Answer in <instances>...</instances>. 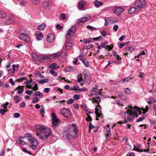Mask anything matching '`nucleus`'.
Segmentation results:
<instances>
[{"label":"nucleus","instance_id":"18","mask_svg":"<svg viewBox=\"0 0 156 156\" xmlns=\"http://www.w3.org/2000/svg\"><path fill=\"white\" fill-rule=\"evenodd\" d=\"M18 90L17 93L19 94H21L24 91V88L23 86H19L18 87L15 89V90Z\"/></svg>","mask_w":156,"mask_h":156},{"label":"nucleus","instance_id":"55","mask_svg":"<svg viewBox=\"0 0 156 156\" xmlns=\"http://www.w3.org/2000/svg\"><path fill=\"white\" fill-rule=\"evenodd\" d=\"M9 103L8 102H6L5 104L2 105V106L4 108H6Z\"/></svg>","mask_w":156,"mask_h":156},{"label":"nucleus","instance_id":"43","mask_svg":"<svg viewBox=\"0 0 156 156\" xmlns=\"http://www.w3.org/2000/svg\"><path fill=\"white\" fill-rule=\"evenodd\" d=\"M50 73L54 76H57V74L53 70H51Z\"/></svg>","mask_w":156,"mask_h":156},{"label":"nucleus","instance_id":"25","mask_svg":"<svg viewBox=\"0 0 156 156\" xmlns=\"http://www.w3.org/2000/svg\"><path fill=\"white\" fill-rule=\"evenodd\" d=\"M76 30V27L74 26H73L68 30V32L71 34H74Z\"/></svg>","mask_w":156,"mask_h":156},{"label":"nucleus","instance_id":"16","mask_svg":"<svg viewBox=\"0 0 156 156\" xmlns=\"http://www.w3.org/2000/svg\"><path fill=\"white\" fill-rule=\"evenodd\" d=\"M55 39L54 35L52 34H48L47 37V40L49 42H51L54 41Z\"/></svg>","mask_w":156,"mask_h":156},{"label":"nucleus","instance_id":"9","mask_svg":"<svg viewBox=\"0 0 156 156\" xmlns=\"http://www.w3.org/2000/svg\"><path fill=\"white\" fill-rule=\"evenodd\" d=\"M113 11L114 13L116 14L117 16H119L123 12L124 10L122 8L115 7L114 8Z\"/></svg>","mask_w":156,"mask_h":156},{"label":"nucleus","instance_id":"60","mask_svg":"<svg viewBox=\"0 0 156 156\" xmlns=\"http://www.w3.org/2000/svg\"><path fill=\"white\" fill-rule=\"evenodd\" d=\"M125 92L126 93L129 94L131 93V90L127 88L125 89Z\"/></svg>","mask_w":156,"mask_h":156},{"label":"nucleus","instance_id":"63","mask_svg":"<svg viewBox=\"0 0 156 156\" xmlns=\"http://www.w3.org/2000/svg\"><path fill=\"white\" fill-rule=\"evenodd\" d=\"M101 35L103 36L104 37H105V36H106V32H105L103 30H102L101 32Z\"/></svg>","mask_w":156,"mask_h":156},{"label":"nucleus","instance_id":"58","mask_svg":"<svg viewBox=\"0 0 156 156\" xmlns=\"http://www.w3.org/2000/svg\"><path fill=\"white\" fill-rule=\"evenodd\" d=\"M32 3L34 4H38L40 2V0H32Z\"/></svg>","mask_w":156,"mask_h":156},{"label":"nucleus","instance_id":"40","mask_svg":"<svg viewBox=\"0 0 156 156\" xmlns=\"http://www.w3.org/2000/svg\"><path fill=\"white\" fill-rule=\"evenodd\" d=\"M6 16V15L4 12L0 11V18H4Z\"/></svg>","mask_w":156,"mask_h":156},{"label":"nucleus","instance_id":"14","mask_svg":"<svg viewBox=\"0 0 156 156\" xmlns=\"http://www.w3.org/2000/svg\"><path fill=\"white\" fill-rule=\"evenodd\" d=\"M140 10V9L136 7H132L130 8L128 10V12L129 14H133Z\"/></svg>","mask_w":156,"mask_h":156},{"label":"nucleus","instance_id":"24","mask_svg":"<svg viewBox=\"0 0 156 156\" xmlns=\"http://www.w3.org/2000/svg\"><path fill=\"white\" fill-rule=\"evenodd\" d=\"M22 138H23L22 137H19L17 140V143L21 144L22 145L26 144L25 141L23 140V139H22Z\"/></svg>","mask_w":156,"mask_h":156},{"label":"nucleus","instance_id":"29","mask_svg":"<svg viewBox=\"0 0 156 156\" xmlns=\"http://www.w3.org/2000/svg\"><path fill=\"white\" fill-rule=\"evenodd\" d=\"M113 56L115 58L118 60H121V57L119 56L117 54L115 51H113Z\"/></svg>","mask_w":156,"mask_h":156},{"label":"nucleus","instance_id":"8","mask_svg":"<svg viewBox=\"0 0 156 156\" xmlns=\"http://www.w3.org/2000/svg\"><path fill=\"white\" fill-rule=\"evenodd\" d=\"M101 90H99V91H98V90L97 88H95L94 87L92 88L91 90V94H90V97H93L92 95H94L96 96L98 95H101V93L100 92V91Z\"/></svg>","mask_w":156,"mask_h":156},{"label":"nucleus","instance_id":"23","mask_svg":"<svg viewBox=\"0 0 156 156\" xmlns=\"http://www.w3.org/2000/svg\"><path fill=\"white\" fill-rule=\"evenodd\" d=\"M31 86L32 87L31 89L34 90H38V85L36 82H33Z\"/></svg>","mask_w":156,"mask_h":156},{"label":"nucleus","instance_id":"12","mask_svg":"<svg viewBox=\"0 0 156 156\" xmlns=\"http://www.w3.org/2000/svg\"><path fill=\"white\" fill-rule=\"evenodd\" d=\"M20 38L24 41L28 42L30 41V38L26 34L22 33L20 36Z\"/></svg>","mask_w":156,"mask_h":156},{"label":"nucleus","instance_id":"46","mask_svg":"<svg viewBox=\"0 0 156 156\" xmlns=\"http://www.w3.org/2000/svg\"><path fill=\"white\" fill-rule=\"evenodd\" d=\"M82 62L86 66L88 67V66L89 64L87 61L85 59H84L82 61Z\"/></svg>","mask_w":156,"mask_h":156},{"label":"nucleus","instance_id":"62","mask_svg":"<svg viewBox=\"0 0 156 156\" xmlns=\"http://www.w3.org/2000/svg\"><path fill=\"white\" fill-rule=\"evenodd\" d=\"M90 39H84L83 41V42L85 43H89V42H90Z\"/></svg>","mask_w":156,"mask_h":156},{"label":"nucleus","instance_id":"30","mask_svg":"<svg viewBox=\"0 0 156 156\" xmlns=\"http://www.w3.org/2000/svg\"><path fill=\"white\" fill-rule=\"evenodd\" d=\"M19 66L18 65H13L12 66L13 70L11 71V73L12 74L14 73L16 69H17Z\"/></svg>","mask_w":156,"mask_h":156},{"label":"nucleus","instance_id":"42","mask_svg":"<svg viewBox=\"0 0 156 156\" xmlns=\"http://www.w3.org/2000/svg\"><path fill=\"white\" fill-rule=\"evenodd\" d=\"M109 17L105 18V26H107L108 24V23H110V20H108Z\"/></svg>","mask_w":156,"mask_h":156},{"label":"nucleus","instance_id":"7","mask_svg":"<svg viewBox=\"0 0 156 156\" xmlns=\"http://www.w3.org/2000/svg\"><path fill=\"white\" fill-rule=\"evenodd\" d=\"M30 144H31L30 147L33 150H34L36 149V147L38 145V142L37 140L32 137L29 142Z\"/></svg>","mask_w":156,"mask_h":156},{"label":"nucleus","instance_id":"6","mask_svg":"<svg viewBox=\"0 0 156 156\" xmlns=\"http://www.w3.org/2000/svg\"><path fill=\"white\" fill-rule=\"evenodd\" d=\"M146 2L144 0H136L135 2V5L140 9L141 8L144 7Z\"/></svg>","mask_w":156,"mask_h":156},{"label":"nucleus","instance_id":"31","mask_svg":"<svg viewBox=\"0 0 156 156\" xmlns=\"http://www.w3.org/2000/svg\"><path fill=\"white\" fill-rule=\"evenodd\" d=\"M94 4L96 7H98L101 5L103 4V3L97 0H95L94 2Z\"/></svg>","mask_w":156,"mask_h":156},{"label":"nucleus","instance_id":"1","mask_svg":"<svg viewBox=\"0 0 156 156\" xmlns=\"http://www.w3.org/2000/svg\"><path fill=\"white\" fill-rule=\"evenodd\" d=\"M36 131L38 137L42 140H46L51 134V129L42 125L37 126Z\"/></svg>","mask_w":156,"mask_h":156},{"label":"nucleus","instance_id":"15","mask_svg":"<svg viewBox=\"0 0 156 156\" xmlns=\"http://www.w3.org/2000/svg\"><path fill=\"white\" fill-rule=\"evenodd\" d=\"M90 18V16H88L87 17H84L82 18L79 19L78 20L77 23H80L86 22L89 20Z\"/></svg>","mask_w":156,"mask_h":156},{"label":"nucleus","instance_id":"13","mask_svg":"<svg viewBox=\"0 0 156 156\" xmlns=\"http://www.w3.org/2000/svg\"><path fill=\"white\" fill-rule=\"evenodd\" d=\"M104 130L106 132L105 133V134L106 138L107 139L111 134L110 128L108 125H107V126L105 128Z\"/></svg>","mask_w":156,"mask_h":156},{"label":"nucleus","instance_id":"54","mask_svg":"<svg viewBox=\"0 0 156 156\" xmlns=\"http://www.w3.org/2000/svg\"><path fill=\"white\" fill-rule=\"evenodd\" d=\"M32 82V79H30L29 81H27L24 82V83L25 84H31Z\"/></svg>","mask_w":156,"mask_h":156},{"label":"nucleus","instance_id":"37","mask_svg":"<svg viewBox=\"0 0 156 156\" xmlns=\"http://www.w3.org/2000/svg\"><path fill=\"white\" fill-rule=\"evenodd\" d=\"M83 74L84 76V79L87 78L88 77H90L88 76V73L85 71H83Z\"/></svg>","mask_w":156,"mask_h":156},{"label":"nucleus","instance_id":"49","mask_svg":"<svg viewBox=\"0 0 156 156\" xmlns=\"http://www.w3.org/2000/svg\"><path fill=\"white\" fill-rule=\"evenodd\" d=\"M74 101V99L73 98H71L69 99V100L67 101V103L68 104H70L73 103Z\"/></svg>","mask_w":156,"mask_h":156},{"label":"nucleus","instance_id":"2","mask_svg":"<svg viewBox=\"0 0 156 156\" xmlns=\"http://www.w3.org/2000/svg\"><path fill=\"white\" fill-rule=\"evenodd\" d=\"M128 107L131 109V111H130L129 109H128L126 112H124L123 114H122V116L125 119L124 122L125 123L127 122L126 118V115H127V120L129 121H130L133 120L135 115L136 118L138 117V115L136 113L137 112H139L140 114L141 113V109L137 106H135L133 108L132 106L130 105H129Z\"/></svg>","mask_w":156,"mask_h":156},{"label":"nucleus","instance_id":"59","mask_svg":"<svg viewBox=\"0 0 156 156\" xmlns=\"http://www.w3.org/2000/svg\"><path fill=\"white\" fill-rule=\"evenodd\" d=\"M39 100V98H33L32 102L33 103H35L37 102Z\"/></svg>","mask_w":156,"mask_h":156},{"label":"nucleus","instance_id":"26","mask_svg":"<svg viewBox=\"0 0 156 156\" xmlns=\"http://www.w3.org/2000/svg\"><path fill=\"white\" fill-rule=\"evenodd\" d=\"M108 42L107 41H104V42L101 44V47L105 48L106 49H107V45H108Z\"/></svg>","mask_w":156,"mask_h":156},{"label":"nucleus","instance_id":"19","mask_svg":"<svg viewBox=\"0 0 156 156\" xmlns=\"http://www.w3.org/2000/svg\"><path fill=\"white\" fill-rule=\"evenodd\" d=\"M59 123V119H58L52 120V124L53 127H57Z\"/></svg>","mask_w":156,"mask_h":156},{"label":"nucleus","instance_id":"28","mask_svg":"<svg viewBox=\"0 0 156 156\" xmlns=\"http://www.w3.org/2000/svg\"><path fill=\"white\" fill-rule=\"evenodd\" d=\"M20 4L23 6H25L27 5V2L26 0H19Z\"/></svg>","mask_w":156,"mask_h":156},{"label":"nucleus","instance_id":"32","mask_svg":"<svg viewBox=\"0 0 156 156\" xmlns=\"http://www.w3.org/2000/svg\"><path fill=\"white\" fill-rule=\"evenodd\" d=\"M83 80V79L82 78V74H79L77 75V81L80 82Z\"/></svg>","mask_w":156,"mask_h":156},{"label":"nucleus","instance_id":"10","mask_svg":"<svg viewBox=\"0 0 156 156\" xmlns=\"http://www.w3.org/2000/svg\"><path fill=\"white\" fill-rule=\"evenodd\" d=\"M63 53V52L62 51V52H58L50 55L49 57H48L49 58V61L50 60V59L51 58H59L61 56H63L62 55Z\"/></svg>","mask_w":156,"mask_h":156},{"label":"nucleus","instance_id":"52","mask_svg":"<svg viewBox=\"0 0 156 156\" xmlns=\"http://www.w3.org/2000/svg\"><path fill=\"white\" fill-rule=\"evenodd\" d=\"M145 119V117L144 116H142V117L139 118L138 119L136 122H139L142 121L144 119Z\"/></svg>","mask_w":156,"mask_h":156},{"label":"nucleus","instance_id":"34","mask_svg":"<svg viewBox=\"0 0 156 156\" xmlns=\"http://www.w3.org/2000/svg\"><path fill=\"white\" fill-rule=\"evenodd\" d=\"M155 101V100L154 98H150L149 100L147 101V102L149 104H152L154 103Z\"/></svg>","mask_w":156,"mask_h":156},{"label":"nucleus","instance_id":"57","mask_svg":"<svg viewBox=\"0 0 156 156\" xmlns=\"http://www.w3.org/2000/svg\"><path fill=\"white\" fill-rule=\"evenodd\" d=\"M26 93L27 94L31 95L33 93V91L32 90H27L26 91Z\"/></svg>","mask_w":156,"mask_h":156},{"label":"nucleus","instance_id":"33","mask_svg":"<svg viewBox=\"0 0 156 156\" xmlns=\"http://www.w3.org/2000/svg\"><path fill=\"white\" fill-rule=\"evenodd\" d=\"M84 81L86 84L87 85H89L91 82L90 77H88L84 79Z\"/></svg>","mask_w":156,"mask_h":156},{"label":"nucleus","instance_id":"45","mask_svg":"<svg viewBox=\"0 0 156 156\" xmlns=\"http://www.w3.org/2000/svg\"><path fill=\"white\" fill-rule=\"evenodd\" d=\"M129 80L130 78L129 77H126L124 79H122L120 81H122L124 83H125L129 81Z\"/></svg>","mask_w":156,"mask_h":156},{"label":"nucleus","instance_id":"20","mask_svg":"<svg viewBox=\"0 0 156 156\" xmlns=\"http://www.w3.org/2000/svg\"><path fill=\"white\" fill-rule=\"evenodd\" d=\"M72 45V43L70 41H68L67 42L66 41L65 47L67 50H69Z\"/></svg>","mask_w":156,"mask_h":156},{"label":"nucleus","instance_id":"39","mask_svg":"<svg viewBox=\"0 0 156 156\" xmlns=\"http://www.w3.org/2000/svg\"><path fill=\"white\" fill-rule=\"evenodd\" d=\"M72 35V34H71L70 33L68 32L67 34V35L66 36V39L67 40L69 39L71 37Z\"/></svg>","mask_w":156,"mask_h":156},{"label":"nucleus","instance_id":"47","mask_svg":"<svg viewBox=\"0 0 156 156\" xmlns=\"http://www.w3.org/2000/svg\"><path fill=\"white\" fill-rule=\"evenodd\" d=\"M79 87L76 85H75L74 87L70 89V90H78L79 89Z\"/></svg>","mask_w":156,"mask_h":156},{"label":"nucleus","instance_id":"64","mask_svg":"<svg viewBox=\"0 0 156 156\" xmlns=\"http://www.w3.org/2000/svg\"><path fill=\"white\" fill-rule=\"evenodd\" d=\"M126 156H135V154L133 152H131L128 153Z\"/></svg>","mask_w":156,"mask_h":156},{"label":"nucleus","instance_id":"21","mask_svg":"<svg viewBox=\"0 0 156 156\" xmlns=\"http://www.w3.org/2000/svg\"><path fill=\"white\" fill-rule=\"evenodd\" d=\"M85 5V2L82 0L81 1L79 2L78 7L80 9L82 10L83 8Z\"/></svg>","mask_w":156,"mask_h":156},{"label":"nucleus","instance_id":"35","mask_svg":"<svg viewBox=\"0 0 156 156\" xmlns=\"http://www.w3.org/2000/svg\"><path fill=\"white\" fill-rule=\"evenodd\" d=\"M49 80L48 79H44L38 81V83L40 84H43L44 83L48 82Z\"/></svg>","mask_w":156,"mask_h":156},{"label":"nucleus","instance_id":"61","mask_svg":"<svg viewBox=\"0 0 156 156\" xmlns=\"http://www.w3.org/2000/svg\"><path fill=\"white\" fill-rule=\"evenodd\" d=\"M44 6L45 7H48L49 6V3L47 2H44L43 3Z\"/></svg>","mask_w":156,"mask_h":156},{"label":"nucleus","instance_id":"50","mask_svg":"<svg viewBox=\"0 0 156 156\" xmlns=\"http://www.w3.org/2000/svg\"><path fill=\"white\" fill-rule=\"evenodd\" d=\"M83 56H84V52H82L81 53L80 55L79 56V59L80 60H81L82 61L83 60Z\"/></svg>","mask_w":156,"mask_h":156},{"label":"nucleus","instance_id":"56","mask_svg":"<svg viewBox=\"0 0 156 156\" xmlns=\"http://www.w3.org/2000/svg\"><path fill=\"white\" fill-rule=\"evenodd\" d=\"M6 111L5 109H1L0 110V113L1 114V115H4L5 114Z\"/></svg>","mask_w":156,"mask_h":156},{"label":"nucleus","instance_id":"48","mask_svg":"<svg viewBox=\"0 0 156 156\" xmlns=\"http://www.w3.org/2000/svg\"><path fill=\"white\" fill-rule=\"evenodd\" d=\"M87 118H86V119L87 121L89 122H90L92 120V118L90 115H88V113H87Z\"/></svg>","mask_w":156,"mask_h":156},{"label":"nucleus","instance_id":"4","mask_svg":"<svg viewBox=\"0 0 156 156\" xmlns=\"http://www.w3.org/2000/svg\"><path fill=\"white\" fill-rule=\"evenodd\" d=\"M49 58L47 56H40L36 55L33 58V60L34 62L39 61L41 62H47L49 61Z\"/></svg>","mask_w":156,"mask_h":156},{"label":"nucleus","instance_id":"44","mask_svg":"<svg viewBox=\"0 0 156 156\" xmlns=\"http://www.w3.org/2000/svg\"><path fill=\"white\" fill-rule=\"evenodd\" d=\"M148 106H146L145 108L144 109L143 108H142L141 109L143 111V113L144 114L146 112H147L148 110Z\"/></svg>","mask_w":156,"mask_h":156},{"label":"nucleus","instance_id":"53","mask_svg":"<svg viewBox=\"0 0 156 156\" xmlns=\"http://www.w3.org/2000/svg\"><path fill=\"white\" fill-rule=\"evenodd\" d=\"M108 20H110V23H114L116 22V21L112 17H109Z\"/></svg>","mask_w":156,"mask_h":156},{"label":"nucleus","instance_id":"27","mask_svg":"<svg viewBox=\"0 0 156 156\" xmlns=\"http://www.w3.org/2000/svg\"><path fill=\"white\" fill-rule=\"evenodd\" d=\"M46 27V25L44 23H42L41 25L37 27V29L39 30H41L43 29Z\"/></svg>","mask_w":156,"mask_h":156},{"label":"nucleus","instance_id":"11","mask_svg":"<svg viewBox=\"0 0 156 156\" xmlns=\"http://www.w3.org/2000/svg\"><path fill=\"white\" fill-rule=\"evenodd\" d=\"M32 137L29 134L27 133L23 137V138L22 139H23V140L25 141L26 144L29 143L31 139H32Z\"/></svg>","mask_w":156,"mask_h":156},{"label":"nucleus","instance_id":"3","mask_svg":"<svg viewBox=\"0 0 156 156\" xmlns=\"http://www.w3.org/2000/svg\"><path fill=\"white\" fill-rule=\"evenodd\" d=\"M100 99L101 98H93L92 102L93 103H97L98 105L97 107L96 108L95 111L97 116V117H102L101 111V108L99 104V102L101 101Z\"/></svg>","mask_w":156,"mask_h":156},{"label":"nucleus","instance_id":"36","mask_svg":"<svg viewBox=\"0 0 156 156\" xmlns=\"http://www.w3.org/2000/svg\"><path fill=\"white\" fill-rule=\"evenodd\" d=\"M13 21L11 18L10 17L5 22V23L7 25L9 24L12 23Z\"/></svg>","mask_w":156,"mask_h":156},{"label":"nucleus","instance_id":"17","mask_svg":"<svg viewBox=\"0 0 156 156\" xmlns=\"http://www.w3.org/2000/svg\"><path fill=\"white\" fill-rule=\"evenodd\" d=\"M44 36V34L41 32L37 31L36 34V37L37 40L39 41L41 40Z\"/></svg>","mask_w":156,"mask_h":156},{"label":"nucleus","instance_id":"22","mask_svg":"<svg viewBox=\"0 0 156 156\" xmlns=\"http://www.w3.org/2000/svg\"><path fill=\"white\" fill-rule=\"evenodd\" d=\"M59 67L58 66L56 63H53L51 64L49 68L51 69V70L55 69H59Z\"/></svg>","mask_w":156,"mask_h":156},{"label":"nucleus","instance_id":"38","mask_svg":"<svg viewBox=\"0 0 156 156\" xmlns=\"http://www.w3.org/2000/svg\"><path fill=\"white\" fill-rule=\"evenodd\" d=\"M73 68L71 66H68L65 68V70L66 72H69L72 70Z\"/></svg>","mask_w":156,"mask_h":156},{"label":"nucleus","instance_id":"5","mask_svg":"<svg viewBox=\"0 0 156 156\" xmlns=\"http://www.w3.org/2000/svg\"><path fill=\"white\" fill-rule=\"evenodd\" d=\"M60 113L64 117L68 118L70 115L71 112L69 110L64 108L60 110Z\"/></svg>","mask_w":156,"mask_h":156},{"label":"nucleus","instance_id":"51","mask_svg":"<svg viewBox=\"0 0 156 156\" xmlns=\"http://www.w3.org/2000/svg\"><path fill=\"white\" fill-rule=\"evenodd\" d=\"M51 117L52 119V120L54 119H58L56 118V116L55 115V114L54 113H52L51 114Z\"/></svg>","mask_w":156,"mask_h":156},{"label":"nucleus","instance_id":"41","mask_svg":"<svg viewBox=\"0 0 156 156\" xmlns=\"http://www.w3.org/2000/svg\"><path fill=\"white\" fill-rule=\"evenodd\" d=\"M34 95L35 96H42V94L39 91H36L34 93Z\"/></svg>","mask_w":156,"mask_h":156}]
</instances>
